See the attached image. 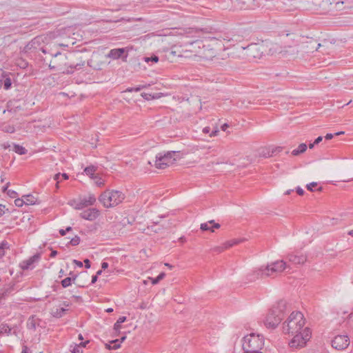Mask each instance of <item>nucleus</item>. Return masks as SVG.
<instances>
[{
	"mask_svg": "<svg viewBox=\"0 0 353 353\" xmlns=\"http://www.w3.org/2000/svg\"><path fill=\"white\" fill-rule=\"evenodd\" d=\"M125 196L121 191L107 190L99 196V201L106 208H112L121 203Z\"/></svg>",
	"mask_w": 353,
	"mask_h": 353,
	"instance_id": "nucleus-5",
	"label": "nucleus"
},
{
	"mask_svg": "<svg viewBox=\"0 0 353 353\" xmlns=\"http://www.w3.org/2000/svg\"><path fill=\"white\" fill-rule=\"evenodd\" d=\"M97 170V167L94 165L88 166L84 169V172L92 179L96 178L94 173Z\"/></svg>",
	"mask_w": 353,
	"mask_h": 353,
	"instance_id": "nucleus-20",
	"label": "nucleus"
},
{
	"mask_svg": "<svg viewBox=\"0 0 353 353\" xmlns=\"http://www.w3.org/2000/svg\"><path fill=\"white\" fill-rule=\"evenodd\" d=\"M241 241H242L241 239H232V240H230V241H228L225 243H223V246L225 248V250H226V249H228V248L232 247L234 245H236V244L239 243Z\"/></svg>",
	"mask_w": 353,
	"mask_h": 353,
	"instance_id": "nucleus-24",
	"label": "nucleus"
},
{
	"mask_svg": "<svg viewBox=\"0 0 353 353\" xmlns=\"http://www.w3.org/2000/svg\"><path fill=\"white\" fill-rule=\"evenodd\" d=\"M12 328L6 323H1L0 325V334H10Z\"/></svg>",
	"mask_w": 353,
	"mask_h": 353,
	"instance_id": "nucleus-26",
	"label": "nucleus"
},
{
	"mask_svg": "<svg viewBox=\"0 0 353 353\" xmlns=\"http://www.w3.org/2000/svg\"><path fill=\"white\" fill-rule=\"evenodd\" d=\"M304 325L303 315L298 311L292 312L287 321L284 322L283 325V333L294 335L289 343L290 347L296 349L303 347L310 340L311 337L310 328L305 327L302 332H300Z\"/></svg>",
	"mask_w": 353,
	"mask_h": 353,
	"instance_id": "nucleus-1",
	"label": "nucleus"
},
{
	"mask_svg": "<svg viewBox=\"0 0 353 353\" xmlns=\"http://www.w3.org/2000/svg\"><path fill=\"white\" fill-rule=\"evenodd\" d=\"M73 263H75L78 267H83V263L80 261H78V260H73Z\"/></svg>",
	"mask_w": 353,
	"mask_h": 353,
	"instance_id": "nucleus-48",
	"label": "nucleus"
},
{
	"mask_svg": "<svg viewBox=\"0 0 353 353\" xmlns=\"http://www.w3.org/2000/svg\"><path fill=\"white\" fill-rule=\"evenodd\" d=\"M237 7L241 10L252 9L254 6V0H236Z\"/></svg>",
	"mask_w": 353,
	"mask_h": 353,
	"instance_id": "nucleus-15",
	"label": "nucleus"
},
{
	"mask_svg": "<svg viewBox=\"0 0 353 353\" xmlns=\"http://www.w3.org/2000/svg\"><path fill=\"white\" fill-rule=\"evenodd\" d=\"M6 131L10 133H12L14 132V128L13 126H8Z\"/></svg>",
	"mask_w": 353,
	"mask_h": 353,
	"instance_id": "nucleus-51",
	"label": "nucleus"
},
{
	"mask_svg": "<svg viewBox=\"0 0 353 353\" xmlns=\"http://www.w3.org/2000/svg\"><path fill=\"white\" fill-rule=\"evenodd\" d=\"M316 185H317V183H316V182H312V183H310L307 184V185H306V188H307V189L309 191L313 192V191H314L313 188H314V187H316Z\"/></svg>",
	"mask_w": 353,
	"mask_h": 353,
	"instance_id": "nucleus-39",
	"label": "nucleus"
},
{
	"mask_svg": "<svg viewBox=\"0 0 353 353\" xmlns=\"http://www.w3.org/2000/svg\"><path fill=\"white\" fill-rule=\"evenodd\" d=\"M57 251H56V250H53V251H52V252L50 253V257L53 258V257L56 256H57Z\"/></svg>",
	"mask_w": 353,
	"mask_h": 353,
	"instance_id": "nucleus-59",
	"label": "nucleus"
},
{
	"mask_svg": "<svg viewBox=\"0 0 353 353\" xmlns=\"http://www.w3.org/2000/svg\"><path fill=\"white\" fill-rule=\"evenodd\" d=\"M39 321L40 320L38 318H36L35 316H32L28 321L27 326L29 329L35 330L37 326L39 325Z\"/></svg>",
	"mask_w": 353,
	"mask_h": 353,
	"instance_id": "nucleus-17",
	"label": "nucleus"
},
{
	"mask_svg": "<svg viewBox=\"0 0 353 353\" xmlns=\"http://www.w3.org/2000/svg\"><path fill=\"white\" fill-rule=\"evenodd\" d=\"M99 214V211L97 208H90L80 213L79 216L81 219L92 221L95 220Z\"/></svg>",
	"mask_w": 353,
	"mask_h": 353,
	"instance_id": "nucleus-11",
	"label": "nucleus"
},
{
	"mask_svg": "<svg viewBox=\"0 0 353 353\" xmlns=\"http://www.w3.org/2000/svg\"><path fill=\"white\" fill-rule=\"evenodd\" d=\"M68 204L70 206L73 207L76 210H81V209H83L80 201H77L76 199H72V200H71V201H70L68 202Z\"/></svg>",
	"mask_w": 353,
	"mask_h": 353,
	"instance_id": "nucleus-27",
	"label": "nucleus"
},
{
	"mask_svg": "<svg viewBox=\"0 0 353 353\" xmlns=\"http://www.w3.org/2000/svg\"><path fill=\"white\" fill-rule=\"evenodd\" d=\"M0 246L1 247V248L5 251L6 249H9L10 248V245H9V243L6 241H3L1 243H0Z\"/></svg>",
	"mask_w": 353,
	"mask_h": 353,
	"instance_id": "nucleus-40",
	"label": "nucleus"
},
{
	"mask_svg": "<svg viewBox=\"0 0 353 353\" xmlns=\"http://www.w3.org/2000/svg\"><path fill=\"white\" fill-rule=\"evenodd\" d=\"M66 311H67V310L63 308V307L56 308L55 310H52L51 314L54 317L59 319V318H61L63 316H64V314H65Z\"/></svg>",
	"mask_w": 353,
	"mask_h": 353,
	"instance_id": "nucleus-18",
	"label": "nucleus"
},
{
	"mask_svg": "<svg viewBox=\"0 0 353 353\" xmlns=\"http://www.w3.org/2000/svg\"><path fill=\"white\" fill-rule=\"evenodd\" d=\"M26 205H34L36 203V199L31 194L23 196Z\"/></svg>",
	"mask_w": 353,
	"mask_h": 353,
	"instance_id": "nucleus-23",
	"label": "nucleus"
},
{
	"mask_svg": "<svg viewBox=\"0 0 353 353\" xmlns=\"http://www.w3.org/2000/svg\"><path fill=\"white\" fill-rule=\"evenodd\" d=\"M61 173L56 174L54 176V180L57 181V188H58V183L60 182Z\"/></svg>",
	"mask_w": 353,
	"mask_h": 353,
	"instance_id": "nucleus-42",
	"label": "nucleus"
},
{
	"mask_svg": "<svg viewBox=\"0 0 353 353\" xmlns=\"http://www.w3.org/2000/svg\"><path fill=\"white\" fill-rule=\"evenodd\" d=\"M72 353H83L82 349L79 347V345H77V344H75L71 350Z\"/></svg>",
	"mask_w": 353,
	"mask_h": 353,
	"instance_id": "nucleus-37",
	"label": "nucleus"
},
{
	"mask_svg": "<svg viewBox=\"0 0 353 353\" xmlns=\"http://www.w3.org/2000/svg\"><path fill=\"white\" fill-rule=\"evenodd\" d=\"M256 50V52H258V46L256 45H251L248 47V50ZM259 54L257 53L256 54V57H258Z\"/></svg>",
	"mask_w": 353,
	"mask_h": 353,
	"instance_id": "nucleus-41",
	"label": "nucleus"
},
{
	"mask_svg": "<svg viewBox=\"0 0 353 353\" xmlns=\"http://www.w3.org/2000/svg\"><path fill=\"white\" fill-rule=\"evenodd\" d=\"M143 60L147 63H148L150 61H152L153 63H157L159 61V59L158 56L153 54L151 57H143Z\"/></svg>",
	"mask_w": 353,
	"mask_h": 353,
	"instance_id": "nucleus-31",
	"label": "nucleus"
},
{
	"mask_svg": "<svg viewBox=\"0 0 353 353\" xmlns=\"http://www.w3.org/2000/svg\"><path fill=\"white\" fill-rule=\"evenodd\" d=\"M228 128V125L227 123H224L222 126H221V129L222 130L225 131L227 128Z\"/></svg>",
	"mask_w": 353,
	"mask_h": 353,
	"instance_id": "nucleus-64",
	"label": "nucleus"
},
{
	"mask_svg": "<svg viewBox=\"0 0 353 353\" xmlns=\"http://www.w3.org/2000/svg\"><path fill=\"white\" fill-rule=\"evenodd\" d=\"M9 185H10V182H8L6 184V185L2 188V192H7V191L8 190V188Z\"/></svg>",
	"mask_w": 353,
	"mask_h": 353,
	"instance_id": "nucleus-52",
	"label": "nucleus"
},
{
	"mask_svg": "<svg viewBox=\"0 0 353 353\" xmlns=\"http://www.w3.org/2000/svg\"><path fill=\"white\" fill-rule=\"evenodd\" d=\"M77 275H74V276L72 277H66L65 279H63L61 281V285L63 286V288H67L70 285H71L72 284V281H74L75 279H77Z\"/></svg>",
	"mask_w": 353,
	"mask_h": 353,
	"instance_id": "nucleus-22",
	"label": "nucleus"
},
{
	"mask_svg": "<svg viewBox=\"0 0 353 353\" xmlns=\"http://www.w3.org/2000/svg\"><path fill=\"white\" fill-rule=\"evenodd\" d=\"M218 132H219V130H213V131H212L210 136V137L216 136Z\"/></svg>",
	"mask_w": 353,
	"mask_h": 353,
	"instance_id": "nucleus-63",
	"label": "nucleus"
},
{
	"mask_svg": "<svg viewBox=\"0 0 353 353\" xmlns=\"http://www.w3.org/2000/svg\"><path fill=\"white\" fill-rule=\"evenodd\" d=\"M59 232L61 236H65L66 234L65 230L60 229Z\"/></svg>",
	"mask_w": 353,
	"mask_h": 353,
	"instance_id": "nucleus-61",
	"label": "nucleus"
},
{
	"mask_svg": "<svg viewBox=\"0 0 353 353\" xmlns=\"http://www.w3.org/2000/svg\"><path fill=\"white\" fill-rule=\"evenodd\" d=\"M97 279H98L97 275H94V276H92V281H91V283H92V284H93V283H96V282H97Z\"/></svg>",
	"mask_w": 353,
	"mask_h": 353,
	"instance_id": "nucleus-58",
	"label": "nucleus"
},
{
	"mask_svg": "<svg viewBox=\"0 0 353 353\" xmlns=\"http://www.w3.org/2000/svg\"><path fill=\"white\" fill-rule=\"evenodd\" d=\"M13 151L19 154H25L27 152V150L24 147L18 144L14 145Z\"/></svg>",
	"mask_w": 353,
	"mask_h": 353,
	"instance_id": "nucleus-25",
	"label": "nucleus"
},
{
	"mask_svg": "<svg viewBox=\"0 0 353 353\" xmlns=\"http://www.w3.org/2000/svg\"><path fill=\"white\" fill-rule=\"evenodd\" d=\"M108 57L112 59H118L121 58L123 61H126L128 57V50L126 48H123L112 49L109 52Z\"/></svg>",
	"mask_w": 353,
	"mask_h": 353,
	"instance_id": "nucleus-9",
	"label": "nucleus"
},
{
	"mask_svg": "<svg viewBox=\"0 0 353 353\" xmlns=\"http://www.w3.org/2000/svg\"><path fill=\"white\" fill-rule=\"evenodd\" d=\"M349 344V338L345 335H337L332 341V346L338 350H345L348 347Z\"/></svg>",
	"mask_w": 353,
	"mask_h": 353,
	"instance_id": "nucleus-8",
	"label": "nucleus"
},
{
	"mask_svg": "<svg viewBox=\"0 0 353 353\" xmlns=\"http://www.w3.org/2000/svg\"><path fill=\"white\" fill-rule=\"evenodd\" d=\"M90 343V341H85L84 342H81L79 344H77V345H79V347L81 349L82 347H85L86 345Z\"/></svg>",
	"mask_w": 353,
	"mask_h": 353,
	"instance_id": "nucleus-44",
	"label": "nucleus"
},
{
	"mask_svg": "<svg viewBox=\"0 0 353 353\" xmlns=\"http://www.w3.org/2000/svg\"><path fill=\"white\" fill-rule=\"evenodd\" d=\"M79 201L81 203L82 208H83L90 206V205H93L94 204V203L96 202V197H95L94 194H89L88 198H86V197H84L83 199L80 198Z\"/></svg>",
	"mask_w": 353,
	"mask_h": 353,
	"instance_id": "nucleus-16",
	"label": "nucleus"
},
{
	"mask_svg": "<svg viewBox=\"0 0 353 353\" xmlns=\"http://www.w3.org/2000/svg\"><path fill=\"white\" fill-rule=\"evenodd\" d=\"M121 324H118L117 322H116L114 325V330L115 331H119V330L121 329Z\"/></svg>",
	"mask_w": 353,
	"mask_h": 353,
	"instance_id": "nucleus-47",
	"label": "nucleus"
},
{
	"mask_svg": "<svg viewBox=\"0 0 353 353\" xmlns=\"http://www.w3.org/2000/svg\"><path fill=\"white\" fill-rule=\"evenodd\" d=\"M221 227L219 223H216L214 220L201 224L200 228L203 231L214 232V229H219Z\"/></svg>",
	"mask_w": 353,
	"mask_h": 353,
	"instance_id": "nucleus-13",
	"label": "nucleus"
},
{
	"mask_svg": "<svg viewBox=\"0 0 353 353\" xmlns=\"http://www.w3.org/2000/svg\"><path fill=\"white\" fill-rule=\"evenodd\" d=\"M141 95L145 100H150L159 98L158 94H152L151 93L142 92Z\"/></svg>",
	"mask_w": 353,
	"mask_h": 353,
	"instance_id": "nucleus-29",
	"label": "nucleus"
},
{
	"mask_svg": "<svg viewBox=\"0 0 353 353\" xmlns=\"http://www.w3.org/2000/svg\"><path fill=\"white\" fill-rule=\"evenodd\" d=\"M150 85H140L136 88H128L125 90V92H139L143 88H147Z\"/></svg>",
	"mask_w": 353,
	"mask_h": 353,
	"instance_id": "nucleus-30",
	"label": "nucleus"
},
{
	"mask_svg": "<svg viewBox=\"0 0 353 353\" xmlns=\"http://www.w3.org/2000/svg\"><path fill=\"white\" fill-rule=\"evenodd\" d=\"M286 268V263L283 261H276L265 267H261L258 272V275L261 276H271L274 273L283 272Z\"/></svg>",
	"mask_w": 353,
	"mask_h": 353,
	"instance_id": "nucleus-6",
	"label": "nucleus"
},
{
	"mask_svg": "<svg viewBox=\"0 0 353 353\" xmlns=\"http://www.w3.org/2000/svg\"><path fill=\"white\" fill-rule=\"evenodd\" d=\"M296 193L300 195V196H302L304 194V190L299 186H298L297 188H296Z\"/></svg>",
	"mask_w": 353,
	"mask_h": 353,
	"instance_id": "nucleus-43",
	"label": "nucleus"
},
{
	"mask_svg": "<svg viewBox=\"0 0 353 353\" xmlns=\"http://www.w3.org/2000/svg\"><path fill=\"white\" fill-rule=\"evenodd\" d=\"M333 137H334V134H330V133H328V134H327L325 135V139H327V140H330V139H332L333 138Z\"/></svg>",
	"mask_w": 353,
	"mask_h": 353,
	"instance_id": "nucleus-55",
	"label": "nucleus"
},
{
	"mask_svg": "<svg viewBox=\"0 0 353 353\" xmlns=\"http://www.w3.org/2000/svg\"><path fill=\"white\" fill-rule=\"evenodd\" d=\"M39 38L38 37H36L34 39H33L30 42H29L26 46H25V48H24V50L26 52H28V50H32V48H36V46L35 45L36 44H39Z\"/></svg>",
	"mask_w": 353,
	"mask_h": 353,
	"instance_id": "nucleus-21",
	"label": "nucleus"
},
{
	"mask_svg": "<svg viewBox=\"0 0 353 353\" xmlns=\"http://www.w3.org/2000/svg\"><path fill=\"white\" fill-rule=\"evenodd\" d=\"M177 152L176 151H168L165 153H158L156 156L155 167L159 169H164L172 164L176 161L174 156Z\"/></svg>",
	"mask_w": 353,
	"mask_h": 353,
	"instance_id": "nucleus-7",
	"label": "nucleus"
},
{
	"mask_svg": "<svg viewBox=\"0 0 353 353\" xmlns=\"http://www.w3.org/2000/svg\"><path fill=\"white\" fill-rule=\"evenodd\" d=\"M287 259L290 262L295 265L303 264L307 260L305 255L299 254L297 252L288 254Z\"/></svg>",
	"mask_w": 353,
	"mask_h": 353,
	"instance_id": "nucleus-12",
	"label": "nucleus"
},
{
	"mask_svg": "<svg viewBox=\"0 0 353 353\" xmlns=\"http://www.w3.org/2000/svg\"><path fill=\"white\" fill-rule=\"evenodd\" d=\"M3 88L5 90H9L12 86V81L10 78H6L3 81Z\"/></svg>",
	"mask_w": 353,
	"mask_h": 353,
	"instance_id": "nucleus-34",
	"label": "nucleus"
},
{
	"mask_svg": "<svg viewBox=\"0 0 353 353\" xmlns=\"http://www.w3.org/2000/svg\"><path fill=\"white\" fill-rule=\"evenodd\" d=\"M264 345V339L262 335L251 333L243 339L242 348L245 352H261Z\"/></svg>",
	"mask_w": 353,
	"mask_h": 353,
	"instance_id": "nucleus-4",
	"label": "nucleus"
},
{
	"mask_svg": "<svg viewBox=\"0 0 353 353\" xmlns=\"http://www.w3.org/2000/svg\"><path fill=\"white\" fill-rule=\"evenodd\" d=\"M16 64L21 68L25 69L28 66V62L23 58L17 59Z\"/></svg>",
	"mask_w": 353,
	"mask_h": 353,
	"instance_id": "nucleus-28",
	"label": "nucleus"
},
{
	"mask_svg": "<svg viewBox=\"0 0 353 353\" xmlns=\"http://www.w3.org/2000/svg\"><path fill=\"white\" fill-rule=\"evenodd\" d=\"M41 259V254L39 253H37L30 257L28 259L23 261L20 263V268L23 270H27L30 269H32L34 268V264L38 262Z\"/></svg>",
	"mask_w": 353,
	"mask_h": 353,
	"instance_id": "nucleus-10",
	"label": "nucleus"
},
{
	"mask_svg": "<svg viewBox=\"0 0 353 353\" xmlns=\"http://www.w3.org/2000/svg\"><path fill=\"white\" fill-rule=\"evenodd\" d=\"M14 204L17 206H18V207H21V206H23L25 204L24 199H19V198L16 199L14 200Z\"/></svg>",
	"mask_w": 353,
	"mask_h": 353,
	"instance_id": "nucleus-36",
	"label": "nucleus"
},
{
	"mask_svg": "<svg viewBox=\"0 0 353 353\" xmlns=\"http://www.w3.org/2000/svg\"><path fill=\"white\" fill-rule=\"evenodd\" d=\"M4 208H5V205L0 204V217L2 216L5 213L4 210H3Z\"/></svg>",
	"mask_w": 353,
	"mask_h": 353,
	"instance_id": "nucleus-49",
	"label": "nucleus"
},
{
	"mask_svg": "<svg viewBox=\"0 0 353 353\" xmlns=\"http://www.w3.org/2000/svg\"><path fill=\"white\" fill-rule=\"evenodd\" d=\"M61 177H62L63 179L66 180L68 179V175L66 173L61 174Z\"/></svg>",
	"mask_w": 353,
	"mask_h": 353,
	"instance_id": "nucleus-62",
	"label": "nucleus"
},
{
	"mask_svg": "<svg viewBox=\"0 0 353 353\" xmlns=\"http://www.w3.org/2000/svg\"><path fill=\"white\" fill-rule=\"evenodd\" d=\"M190 44L196 43V44L199 45L198 46L200 48V44H203V42L201 41L196 40V41H194L190 42Z\"/></svg>",
	"mask_w": 353,
	"mask_h": 353,
	"instance_id": "nucleus-57",
	"label": "nucleus"
},
{
	"mask_svg": "<svg viewBox=\"0 0 353 353\" xmlns=\"http://www.w3.org/2000/svg\"><path fill=\"white\" fill-rule=\"evenodd\" d=\"M81 241L80 237L76 235L74 237L72 238L69 241L68 244L72 246H76L79 244Z\"/></svg>",
	"mask_w": 353,
	"mask_h": 353,
	"instance_id": "nucleus-32",
	"label": "nucleus"
},
{
	"mask_svg": "<svg viewBox=\"0 0 353 353\" xmlns=\"http://www.w3.org/2000/svg\"><path fill=\"white\" fill-rule=\"evenodd\" d=\"M210 127H205L203 129V132L205 133V134L210 133Z\"/></svg>",
	"mask_w": 353,
	"mask_h": 353,
	"instance_id": "nucleus-54",
	"label": "nucleus"
},
{
	"mask_svg": "<svg viewBox=\"0 0 353 353\" xmlns=\"http://www.w3.org/2000/svg\"><path fill=\"white\" fill-rule=\"evenodd\" d=\"M7 194L12 199H15L18 196L17 192L12 190H8L7 191Z\"/></svg>",
	"mask_w": 353,
	"mask_h": 353,
	"instance_id": "nucleus-35",
	"label": "nucleus"
},
{
	"mask_svg": "<svg viewBox=\"0 0 353 353\" xmlns=\"http://www.w3.org/2000/svg\"><path fill=\"white\" fill-rule=\"evenodd\" d=\"M126 339L125 336H122L119 339H115L110 341L109 343H105V347L107 350H117L121 347V343L123 342Z\"/></svg>",
	"mask_w": 353,
	"mask_h": 353,
	"instance_id": "nucleus-14",
	"label": "nucleus"
},
{
	"mask_svg": "<svg viewBox=\"0 0 353 353\" xmlns=\"http://www.w3.org/2000/svg\"><path fill=\"white\" fill-rule=\"evenodd\" d=\"M5 255V251L0 246V259Z\"/></svg>",
	"mask_w": 353,
	"mask_h": 353,
	"instance_id": "nucleus-60",
	"label": "nucleus"
},
{
	"mask_svg": "<svg viewBox=\"0 0 353 353\" xmlns=\"http://www.w3.org/2000/svg\"><path fill=\"white\" fill-rule=\"evenodd\" d=\"M108 266H109V265L107 262L103 261L101 263V268L103 270L107 269L108 268Z\"/></svg>",
	"mask_w": 353,
	"mask_h": 353,
	"instance_id": "nucleus-50",
	"label": "nucleus"
},
{
	"mask_svg": "<svg viewBox=\"0 0 353 353\" xmlns=\"http://www.w3.org/2000/svg\"><path fill=\"white\" fill-rule=\"evenodd\" d=\"M224 250H225V248L223 246V244L221 246H216L213 248V251L215 252H217V253H221Z\"/></svg>",
	"mask_w": 353,
	"mask_h": 353,
	"instance_id": "nucleus-38",
	"label": "nucleus"
},
{
	"mask_svg": "<svg viewBox=\"0 0 353 353\" xmlns=\"http://www.w3.org/2000/svg\"><path fill=\"white\" fill-rule=\"evenodd\" d=\"M323 140V138L322 137H318L315 140H314V143L315 144H318L321 141Z\"/></svg>",
	"mask_w": 353,
	"mask_h": 353,
	"instance_id": "nucleus-53",
	"label": "nucleus"
},
{
	"mask_svg": "<svg viewBox=\"0 0 353 353\" xmlns=\"http://www.w3.org/2000/svg\"><path fill=\"white\" fill-rule=\"evenodd\" d=\"M83 262L85 263V268L87 269H89L91 266L90 260L88 259H85Z\"/></svg>",
	"mask_w": 353,
	"mask_h": 353,
	"instance_id": "nucleus-46",
	"label": "nucleus"
},
{
	"mask_svg": "<svg viewBox=\"0 0 353 353\" xmlns=\"http://www.w3.org/2000/svg\"><path fill=\"white\" fill-rule=\"evenodd\" d=\"M165 274L164 272L160 273L156 278L152 279V283L155 285L157 284L161 280L164 279Z\"/></svg>",
	"mask_w": 353,
	"mask_h": 353,
	"instance_id": "nucleus-33",
	"label": "nucleus"
},
{
	"mask_svg": "<svg viewBox=\"0 0 353 353\" xmlns=\"http://www.w3.org/2000/svg\"><path fill=\"white\" fill-rule=\"evenodd\" d=\"M288 308V303L284 300H280L269 311L265 320V325L268 328L274 329L284 318Z\"/></svg>",
	"mask_w": 353,
	"mask_h": 353,
	"instance_id": "nucleus-3",
	"label": "nucleus"
},
{
	"mask_svg": "<svg viewBox=\"0 0 353 353\" xmlns=\"http://www.w3.org/2000/svg\"><path fill=\"white\" fill-rule=\"evenodd\" d=\"M126 320V317L125 316H120L118 320L117 321V323L118 324H121L123 323H124Z\"/></svg>",
	"mask_w": 353,
	"mask_h": 353,
	"instance_id": "nucleus-45",
	"label": "nucleus"
},
{
	"mask_svg": "<svg viewBox=\"0 0 353 353\" xmlns=\"http://www.w3.org/2000/svg\"><path fill=\"white\" fill-rule=\"evenodd\" d=\"M78 53H70L68 55L57 52L50 62L49 68L52 70L65 74H72L75 70H81L85 65V61L78 58Z\"/></svg>",
	"mask_w": 353,
	"mask_h": 353,
	"instance_id": "nucleus-2",
	"label": "nucleus"
},
{
	"mask_svg": "<svg viewBox=\"0 0 353 353\" xmlns=\"http://www.w3.org/2000/svg\"><path fill=\"white\" fill-rule=\"evenodd\" d=\"M28 347L26 345H23L21 353H28Z\"/></svg>",
	"mask_w": 353,
	"mask_h": 353,
	"instance_id": "nucleus-56",
	"label": "nucleus"
},
{
	"mask_svg": "<svg viewBox=\"0 0 353 353\" xmlns=\"http://www.w3.org/2000/svg\"><path fill=\"white\" fill-rule=\"evenodd\" d=\"M307 150V145L305 143H301L298 148L292 151V154L294 156H298L300 154L303 153Z\"/></svg>",
	"mask_w": 353,
	"mask_h": 353,
	"instance_id": "nucleus-19",
	"label": "nucleus"
}]
</instances>
